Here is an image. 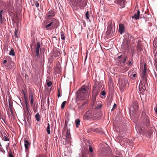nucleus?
I'll use <instances>...</instances> for the list:
<instances>
[{"instance_id":"nucleus-1","label":"nucleus","mask_w":157,"mask_h":157,"mask_svg":"<svg viewBox=\"0 0 157 157\" xmlns=\"http://www.w3.org/2000/svg\"><path fill=\"white\" fill-rule=\"evenodd\" d=\"M89 89L88 86L84 85L82 86L81 89L76 92L77 99L79 100H83L88 98L89 94L88 92Z\"/></svg>"},{"instance_id":"nucleus-2","label":"nucleus","mask_w":157,"mask_h":157,"mask_svg":"<svg viewBox=\"0 0 157 157\" xmlns=\"http://www.w3.org/2000/svg\"><path fill=\"white\" fill-rule=\"evenodd\" d=\"M128 40H126V44L125 45L126 47H128L130 45L134 43L135 40L134 38L130 34H128Z\"/></svg>"},{"instance_id":"nucleus-3","label":"nucleus","mask_w":157,"mask_h":157,"mask_svg":"<svg viewBox=\"0 0 157 157\" xmlns=\"http://www.w3.org/2000/svg\"><path fill=\"white\" fill-rule=\"evenodd\" d=\"M40 42H38L34 46V48H32L31 50L33 53L36 54V56L38 57L39 56L40 48Z\"/></svg>"},{"instance_id":"nucleus-4","label":"nucleus","mask_w":157,"mask_h":157,"mask_svg":"<svg viewBox=\"0 0 157 157\" xmlns=\"http://www.w3.org/2000/svg\"><path fill=\"white\" fill-rule=\"evenodd\" d=\"M138 106L137 104L135 103H133L130 107L129 110L131 114L135 115L138 109Z\"/></svg>"},{"instance_id":"nucleus-5","label":"nucleus","mask_w":157,"mask_h":157,"mask_svg":"<svg viewBox=\"0 0 157 157\" xmlns=\"http://www.w3.org/2000/svg\"><path fill=\"white\" fill-rule=\"evenodd\" d=\"M49 22H50L52 25V29L57 28L59 25V22L55 18H53L51 21H49Z\"/></svg>"},{"instance_id":"nucleus-6","label":"nucleus","mask_w":157,"mask_h":157,"mask_svg":"<svg viewBox=\"0 0 157 157\" xmlns=\"http://www.w3.org/2000/svg\"><path fill=\"white\" fill-rule=\"evenodd\" d=\"M93 113L91 110L87 111L84 114L83 116V118L84 120H88L93 117Z\"/></svg>"},{"instance_id":"nucleus-7","label":"nucleus","mask_w":157,"mask_h":157,"mask_svg":"<svg viewBox=\"0 0 157 157\" xmlns=\"http://www.w3.org/2000/svg\"><path fill=\"white\" fill-rule=\"evenodd\" d=\"M111 22L109 23L107 27V30L106 32V35L107 36H111L113 33V28L111 26Z\"/></svg>"},{"instance_id":"nucleus-8","label":"nucleus","mask_w":157,"mask_h":157,"mask_svg":"<svg viewBox=\"0 0 157 157\" xmlns=\"http://www.w3.org/2000/svg\"><path fill=\"white\" fill-rule=\"evenodd\" d=\"M55 16V13L53 10H51L46 15V18L47 20H49Z\"/></svg>"},{"instance_id":"nucleus-9","label":"nucleus","mask_w":157,"mask_h":157,"mask_svg":"<svg viewBox=\"0 0 157 157\" xmlns=\"http://www.w3.org/2000/svg\"><path fill=\"white\" fill-rule=\"evenodd\" d=\"M14 65V63L12 61L8 62L6 64H5L4 66L7 70H10L13 69V67Z\"/></svg>"},{"instance_id":"nucleus-10","label":"nucleus","mask_w":157,"mask_h":157,"mask_svg":"<svg viewBox=\"0 0 157 157\" xmlns=\"http://www.w3.org/2000/svg\"><path fill=\"white\" fill-rule=\"evenodd\" d=\"M147 86V78H142L141 80L139 86L141 87H145L146 89V87Z\"/></svg>"},{"instance_id":"nucleus-11","label":"nucleus","mask_w":157,"mask_h":157,"mask_svg":"<svg viewBox=\"0 0 157 157\" xmlns=\"http://www.w3.org/2000/svg\"><path fill=\"white\" fill-rule=\"evenodd\" d=\"M146 64H145L144 66V70L142 72L141 76L142 78H147V69Z\"/></svg>"},{"instance_id":"nucleus-12","label":"nucleus","mask_w":157,"mask_h":157,"mask_svg":"<svg viewBox=\"0 0 157 157\" xmlns=\"http://www.w3.org/2000/svg\"><path fill=\"white\" fill-rule=\"evenodd\" d=\"M125 0H115V2H116L117 4L119 5L121 7L124 8L125 7L124 2Z\"/></svg>"},{"instance_id":"nucleus-13","label":"nucleus","mask_w":157,"mask_h":157,"mask_svg":"<svg viewBox=\"0 0 157 157\" xmlns=\"http://www.w3.org/2000/svg\"><path fill=\"white\" fill-rule=\"evenodd\" d=\"M118 31L121 34H122L124 32L125 27L123 24H120L119 25Z\"/></svg>"},{"instance_id":"nucleus-14","label":"nucleus","mask_w":157,"mask_h":157,"mask_svg":"<svg viewBox=\"0 0 157 157\" xmlns=\"http://www.w3.org/2000/svg\"><path fill=\"white\" fill-rule=\"evenodd\" d=\"M87 5V2L86 0H83L82 1H81L80 3L79 4V6L81 9H83L85 6Z\"/></svg>"},{"instance_id":"nucleus-15","label":"nucleus","mask_w":157,"mask_h":157,"mask_svg":"<svg viewBox=\"0 0 157 157\" xmlns=\"http://www.w3.org/2000/svg\"><path fill=\"white\" fill-rule=\"evenodd\" d=\"M143 122L146 127H148L150 124V121L149 118L147 117H144Z\"/></svg>"},{"instance_id":"nucleus-16","label":"nucleus","mask_w":157,"mask_h":157,"mask_svg":"<svg viewBox=\"0 0 157 157\" xmlns=\"http://www.w3.org/2000/svg\"><path fill=\"white\" fill-rule=\"evenodd\" d=\"M140 11L138 10L137 13H134V15L132 17L133 19H135L136 20L139 19L140 18Z\"/></svg>"},{"instance_id":"nucleus-17","label":"nucleus","mask_w":157,"mask_h":157,"mask_svg":"<svg viewBox=\"0 0 157 157\" xmlns=\"http://www.w3.org/2000/svg\"><path fill=\"white\" fill-rule=\"evenodd\" d=\"M49 21L48 20V22L49 23L48 24L46 25L45 28L47 30H51L52 29H52V24L50 22H49Z\"/></svg>"},{"instance_id":"nucleus-18","label":"nucleus","mask_w":157,"mask_h":157,"mask_svg":"<svg viewBox=\"0 0 157 157\" xmlns=\"http://www.w3.org/2000/svg\"><path fill=\"white\" fill-rule=\"evenodd\" d=\"M87 103V101L84 102L80 106H79L78 107V109H83L86 107V105Z\"/></svg>"},{"instance_id":"nucleus-19","label":"nucleus","mask_w":157,"mask_h":157,"mask_svg":"<svg viewBox=\"0 0 157 157\" xmlns=\"http://www.w3.org/2000/svg\"><path fill=\"white\" fill-rule=\"evenodd\" d=\"M26 138H25L24 139V146L25 149L27 150L28 149L29 147L28 146L30 144V143L28 142V141L26 140Z\"/></svg>"},{"instance_id":"nucleus-20","label":"nucleus","mask_w":157,"mask_h":157,"mask_svg":"<svg viewBox=\"0 0 157 157\" xmlns=\"http://www.w3.org/2000/svg\"><path fill=\"white\" fill-rule=\"evenodd\" d=\"M29 98L31 105V106H32L33 104V95L32 94H29Z\"/></svg>"},{"instance_id":"nucleus-21","label":"nucleus","mask_w":157,"mask_h":157,"mask_svg":"<svg viewBox=\"0 0 157 157\" xmlns=\"http://www.w3.org/2000/svg\"><path fill=\"white\" fill-rule=\"evenodd\" d=\"M35 118L38 121H39L40 120V117L39 113H37L35 116Z\"/></svg>"},{"instance_id":"nucleus-22","label":"nucleus","mask_w":157,"mask_h":157,"mask_svg":"<svg viewBox=\"0 0 157 157\" xmlns=\"http://www.w3.org/2000/svg\"><path fill=\"white\" fill-rule=\"evenodd\" d=\"M61 37V39L63 40H64L65 39V36L64 33L63 31H61L60 32Z\"/></svg>"},{"instance_id":"nucleus-23","label":"nucleus","mask_w":157,"mask_h":157,"mask_svg":"<svg viewBox=\"0 0 157 157\" xmlns=\"http://www.w3.org/2000/svg\"><path fill=\"white\" fill-rule=\"evenodd\" d=\"M98 92L96 90H95V88H94L93 90L92 95L96 96L98 94Z\"/></svg>"},{"instance_id":"nucleus-24","label":"nucleus","mask_w":157,"mask_h":157,"mask_svg":"<svg viewBox=\"0 0 157 157\" xmlns=\"http://www.w3.org/2000/svg\"><path fill=\"white\" fill-rule=\"evenodd\" d=\"M76 127H78L80 124V120L79 119H77L75 121Z\"/></svg>"},{"instance_id":"nucleus-25","label":"nucleus","mask_w":157,"mask_h":157,"mask_svg":"<svg viewBox=\"0 0 157 157\" xmlns=\"http://www.w3.org/2000/svg\"><path fill=\"white\" fill-rule=\"evenodd\" d=\"M9 55H11L12 56H14L15 55V52H14V50L13 48H11V50L10 51V52L9 53Z\"/></svg>"},{"instance_id":"nucleus-26","label":"nucleus","mask_w":157,"mask_h":157,"mask_svg":"<svg viewBox=\"0 0 157 157\" xmlns=\"http://www.w3.org/2000/svg\"><path fill=\"white\" fill-rule=\"evenodd\" d=\"M153 45L155 47H157V38H154L153 42Z\"/></svg>"},{"instance_id":"nucleus-27","label":"nucleus","mask_w":157,"mask_h":157,"mask_svg":"<svg viewBox=\"0 0 157 157\" xmlns=\"http://www.w3.org/2000/svg\"><path fill=\"white\" fill-rule=\"evenodd\" d=\"M50 124L49 123H48V126L46 130L47 133L48 134H50Z\"/></svg>"},{"instance_id":"nucleus-28","label":"nucleus","mask_w":157,"mask_h":157,"mask_svg":"<svg viewBox=\"0 0 157 157\" xmlns=\"http://www.w3.org/2000/svg\"><path fill=\"white\" fill-rule=\"evenodd\" d=\"M146 89L145 87H141L139 86V90L140 92L141 93L144 91Z\"/></svg>"},{"instance_id":"nucleus-29","label":"nucleus","mask_w":157,"mask_h":157,"mask_svg":"<svg viewBox=\"0 0 157 157\" xmlns=\"http://www.w3.org/2000/svg\"><path fill=\"white\" fill-rule=\"evenodd\" d=\"M82 0H75V2L76 5L79 6V4L80 3L81 1Z\"/></svg>"},{"instance_id":"nucleus-30","label":"nucleus","mask_w":157,"mask_h":157,"mask_svg":"<svg viewBox=\"0 0 157 157\" xmlns=\"http://www.w3.org/2000/svg\"><path fill=\"white\" fill-rule=\"evenodd\" d=\"M71 136L70 130L67 129L66 133V137H70Z\"/></svg>"},{"instance_id":"nucleus-31","label":"nucleus","mask_w":157,"mask_h":157,"mask_svg":"<svg viewBox=\"0 0 157 157\" xmlns=\"http://www.w3.org/2000/svg\"><path fill=\"white\" fill-rule=\"evenodd\" d=\"M86 17V19L88 20H89V11H87L85 14Z\"/></svg>"},{"instance_id":"nucleus-32","label":"nucleus","mask_w":157,"mask_h":157,"mask_svg":"<svg viewBox=\"0 0 157 157\" xmlns=\"http://www.w3.org/2000/svg\"><path fill=\"white\" fill-rule=\"evenodd\" d=\"M33 110L35 113H36L37 110V105H35L34 106V107L33 108Z\"/></svg>"},{"instance_id":"nucleus-33","label":"nucleus","mask_w":157,"mask_h":157,"mask_svg":"<svg viewBox=\"0 0 157 157\" xmlns=\"http://www.w3.org/2000/svg\"><path fill=\"white\" fill-rule=\"evenodd\" d=\"M67 101H65L63 102L61 104V108L63 109L64 108L65 104L66 103Z\"/></svg>"},{"instance_id":"nucleus-34","label":"nucleus","mask_w":157,"mask_h":157,"mask_svg":"<svg viewBox=\"0 0 157 157\" xmlns=\"http://www.w3.org/2000/svg\"><path fill=\"white\" fill-rule=\"evenodd\" d=\"M3 12V10H1L0 11V21L1 22H2V13Z\"/></svg>"},{"instance_id":"nucleus-35","label":"nucleus","mask_w":157,"mask_h":157,"mask_svg":"<svg viewBox=\"0 0 157 157\" xmlns=\"http://www.w3.org/2000/svg\"><path fill=\"white\" fill-rule=\"evenodd\" d=\"M27 121L28 122L29 124H30L31 122V120L30 117L28 116L27 117Z\"/></svg>"},{"instance_id":"nucleus-36","label":"nucleus","mask_w":157,"mask_h":157,"mask_svg":"<svg viewBox=\"0 0 157 157\" xmlns=\"http://www.w3.org/2000/svg\"><path fill=\"white\" fill-rule=\"evenodd\" d=\"M112 103V100L111 99L109 100L107 102V106H109Z\"/></svg>"},{"instance_id":"nucleus-37","label":"nucleus","mask_w":157,"mask_h":157,"mask_svg":"<svg viewBox=\"0 0 157 157\" xmlns=\"http://www.w3.org/2000/svg\"><path fill=\"white\" fill-rule=\"evenodd\" d=\"M117 105H116L115 103L113 105V107L111 109V111H113L114 110L117 108Z\"/></svg>"},{"instance_id":"nucleus-38","label":"nucleus","mask_w":157,"mask_h":157,"mask_svg":"<svg viewBox=\"0 0 157 157\" xmlns=\"http://www.w3.org/2000/svg\"><path fill=\"white\" fill-rule=\"evenodd\" d=\"M129 69V67H125L123 70V71L124 72H126L127 71H128Z\"/></svg>"},{"instance_id":"nucleus-39","label":"nucleus","mask_w":157,"mask_h":157,"mask_svg":"<svg viewBox=\"0 0 157 157\" xmlns=\"http://www.w3.org/2000/svg\"><path fill=\"white\" fill-rule=\"evenodd\" d=\"M47 83L48 87H50L52 84V83L51 81H49L47 82Z\"/></svg>"},{"instance_id":"nucleus-40","label":"nucleus","mask_w":157,"mask_h":157,"mask_svg":"<svg viewBox=\"0 0 157 157\" xmlns=\"http://www.w3.org/2000/svg\"><path fill=\"white\" fill-rule=\"evenodd\" d=\"M35 5L36 6L37 8L38 7H39V3L37 1H36L35 2Z\"/></svg>"},{"instance_id":"nucleus-41","label":"nucleus","mask_w":157,"mask_h":157,"mask_svg":"<svg viewBox=\"0 0 157 157\" xmlns=\"http://www.w3.org/2000/svg\"><path fill=\"white\" fill-rule=\"evenodd\" d=\"M96 96L92 95V100L94 101H94L96 99Z\"/></svg>"},{"instance_id":"nucleus-42","label":"nucleus","mask_w":157,"mask_h":157,"mask_svg":"<svg viewBox=\"0 0 157 157\" xmlns=\"http://www.w3.org/2000/svg\"><path fill=\"white\" fill-rule=\"evenodd\" d=\"M141 45L138 43L137 45V47L138 49H140L141 48Z\"/></svg>"},{"instance_id":"nucleus-43","label":"nucleus","mask_w":157,"mask_h":157,"mask_svg":"<svg viewBox=\"0 0 157 157\" xmlns=\"http://www.w3.org/2000/svg\"><path fill=\"white\" fill-rule=\"evenodd\" d=\"M89 150L90 152H93V148L91 146H90L89 147Z\"/></svg>"},{"instance_id":"nucleus-44","label":"nucleus","mask_w":157,"mask_h":157,"mask_svg":"<svg viewBox=\"0 0 157 157\" xmlns=\"http://www.w3.org/2000/svg\"><path fill=\"white\" fill-rule=\"evenodd\" d=\"M101 95L104 96L106 95V93L104 91H103L101 93Z\"/></svg>"},{"instance_id":"nucleus-45","label":"nucleus","mask_w":157,"mask_h":157,"mask_svg":"<svg viewBox=\"0 0 157 157\" xmlns=\"http://www.w3.org/2000/svg\"><path fill=\"white\" fill-rule=\"evenodd\" d=\"M102 105H97L96 108L97 109H99L102 107Z\"/></svg>"},{"instance_id":"nucleus-46","label":"nucleus","mask_w":157,"mask_h":157,"mask_svg":"<svg viewBox=\"0 0 157 157\" xmlns=\"http://www.w3.org/2000/svg\"><path fill=\"white\" fill-rule=\"evenodd\" d=\"M155 112L156 114H157V104L156 107H155L154 109Z\"/></svg>"},{"instance_id":"nucleus-47","label":"nucleus","mask_w":157,"mask_h":157,"mask_svg":"<svg viewBox=\"0 0 157 157\" xmlns=\"http://www.w3.org/2000/svg\"><path fill=\"white\" fill-rule=\"evenodd\" d=\"M7 62V61L5 59L3 61V64H4V65L5 64H6L7 63H6Z\"/></svg>"},{"instance_id":"nucleus-48","label":"nucleus","mask_w":157,"mask_h":157,"mask_svg":"<svg viewBox=\"0 0 157 157\" xmlns=\"http://www.w3.org/2000/svg\"><path fill=\"white\" fill-rule=\"evenodd\" d=\"M102 86V85L101 84H99L98 85V87H98V89L100 88Z\"/></svg>"},{"instance_id":"nucleus-49","label":"nucleus","mask_w":157,"mask_h":157,"mask_svg":"<svg viewBox=\"0 0 157 157\" xmlns=\"http://www.w3.org/2000/svg\"><path fill=\"white\" fill-rule=\"evenodd\" d=\"M127 58V57L126 56L125 57V58L124 59L123 61V63H125V62L126 61Z\"/></svg>"},{"instance_id":"nucleus-50","label":"nucleus","mask_w":157,"mask_h":157,"mask_svg":"<svg viewBox=\"0 0 157 157\" xmlns=\"http://www.w3.org/2000/svg\"><path fill=\"white\" fill-rule=\"evenodd\" d=\"M60 96H61V95H60V94L59 90V89H58V98H59Z\"/></svg>"},{"instance_id":"nucleus-51","label":"nucleus","mask_w":157,"mask_h":157,"mask_svg":"<svg viewBox=\"0 0 157 157\" xmlns=\"http://www.w3.org/2000/svg\"><path fill=\"white\" fill-rule=\"evenodd\" d=\"M2 135L3 137H6V134L5 133H2Z\"/></svg>"},{"instance_id":"nucleus-52","label":"nucleus","mask_w":157,"mask_h":157,"mask_svg":"<svg viewBox=\"0 0 157 157\" xmlns=\"http://www.w3.org/2000/svg\"><path fill=\"white\" fill-rule=\"evenodd\" d=\"M25 104H26V107L27 108H28V106L29 105V104H28V101L27 102L26 101H25Z\"/></svg>"},{"instance_id":"nucleus-53","label":"nucleus","mask_w":157,"mask_h":157,"mask_svg":"<svg viewBox=\"0 0 157 157\" xmlns=\"http://www.w3.org/2000/svg\"><path fill=\"white\" fill-rule=\"evenodd\" d=\"M9 157H14L12 153H10L9 155Z\"/></svg>"},{"instance_id":"nucleus-54","label":"nucleus","mask_w":157,"mask_h":157,"mask_svg":"<svg viewBox=\"0 0 157 157\" xmlns=\"http://www.w3.org/2000/svg\"><path fill=\"white\" fill-rule=\"evenodd\" d=\"M5 139L4 140L5 141H9V138H5Z\"/></svg>"},{"instance_id":"nucleus-55","label":"nucleus","mask_w":157,"mask_h":157,"mask_svg":"<svg viewBox=\"0 0 157 157\" xmlns=\"http://www.w3.org/2000/svg\"><path fill=\"white\" fill-rule=\"evenodd\" d=\"M131 63V61L129 60L128 62V65H130Z\"/></svg>"},{"instance_id":"nucleus-56","label":"nucleus","mask_w":157,"mask_h":157,"mask_svg":"<svg viewBox=\"0 0 157 157\" xmlns=\"http://www.w3.org/2000/svg\"><path fill=\"white\" fill-rule=\"evenodd\" d=\"M17 31H16V32H15V36H16L17 37Z\"/></svg>"},{"instance_id":"nucleus-57","label":"nucleus","mask_w":157,"mask_h":157,"mask_svg":"<svg viewBox=\"0 0 157 157\" xmlns=\"http://www.w3.org/2000/svg\"><path fill=\"white\" fill-rule=\"evenodd\" d=\"M0 151L2 152L4 154V153H5V151L3 150V149H2V151Z\"/></svg>"},{"instance_id":"nucleus-58","label":"nucleus","mask_w":157,"mask_h":157,"mask_svg":"<svg viewBox=\"0 0 157 157\" xmlns=\"http://www.w3.org/2000/svg\"><path fill=\"white\" fill-rule=\"evenodd\" d=\"M136 74H134L133 75V77H136Z\"/></svg>"},{"instance_id":"nucleus-59","label":"nucleus","mask_w":157,"mask_h":157,"mask_svg":"<svg viewBox=\"0 0 157 157\" xmlns=\"http://www.w3.org/2000/svg\"><path fill=\"white\" fill-rule=\"evenodd\" d=\"M2 146H0V151H2Z\"/></svg>"},{"instance_id":"nucleus-60","label":"nucleus","mask_w":157,"mask_h":157,"mask_svg":"<svg viewBox=\"0 0 157 157\" xmlns=\"http://www.w3.org/2000/svg\"><path fill=\"white\" fill-rule=\"evenodd\" d=\"M122 56H119L118 57V58H120L122 57Z\"/></svg>"},{"instance_id":"nucleus-61","label":"nucleus","mask_w":157,"mask_h":157,"mask_svg":"<svg viewBox=\"0 0 157 157\" xmlns=\"http://www.w3.org/2000/svg\"><path fill=\"white\" fill-rule=\"evenodd\" d=\"M9 105H10V103H9Z\"/></svg>"},{"instance_id":"nucleus-62","label":"nucleus","mask_w":157,"mask_h":157,"mask_svg":"<svg viewBox=\"0 0 157 157\" xmlns=\"http://www.w3.org/2000/svg\"><path fill=\"white\" fill-rule=\"evenodd\" d=\"M114 157H118V156H116Z\"/></svg>"},{"instance_id":"nucleus-63","label":"nucleus","mask_w":157,"mask_h":157,"mask_svg":"<svg viewBox=\"0 0 157 157\" xmlns=\"http://www.w3.org/2000/svg\"><path fill=\"white\" fill-rule=\"evenodd\" d=\"M148 135H149V136H150V135H149V134H148Z\"/></svg>"},{"instance_id":"nucleus-64","label":"nucleus","mask_w":157,"mask_h":157,"mask_svg":"<svg viewBox=\"0 0 157 157\" xmlns=\"http://www.w3.org/2000/svg\"><path fill=\"white\" fill-rule=\"evenodd\" d=\"M124 43H124L123 44H124Z\"/></svg>"}]
</instances>
